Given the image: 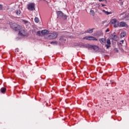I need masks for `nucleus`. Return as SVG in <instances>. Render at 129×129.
<instances>
[{"label":"nucleus","mask_w":129,"mask_h":129,"mask_svg":"<svg viewBox=\"0 0 129 129\" xmlns=\"http://www.w3.org/2000/svg\"><path fill=\"white\" fill-rule=\"evenodd\" d=\"M92 38H93L92 36H86L84 37L83 39L84 40H88L89 41H91L92 40Z\"/></svg>","instance_id":"obj_13"},{"label":"nucleus","mask_w":129,"mask_h":129,"mask_svg":"<svg viewBox=\"0 0 129 129\" xmlns=\"http://www.w3.org/2000/svg\"><path fill=\"white\" fill-rule=\"evenodd\" d=\"M28 9L30 11H34L35 10V5L34 4H30L28 5Z\"/></svg>","instance_id":"obj_10"},{"label":"nucleus","mask_w":129,"mask_h":129,"mask_svg":"<svg viewBox=\"0 0 129 129\" xmlns=\"http://www.w3.org/2000/svg\"><path fill=\"white\" fill-rule=\"evenodd\" d=\"M120 28H128V25L126 24V23L121 21L120 22L119 26Z\"/></svg>","instance_id":"obj_9"},{"label":"nucleus","mask_w":129,"mask_h":129,"mask_svg":"<svg viewBox=\"0 0 129 129\" xmlns=\"http://www.w3.org/2000/svg\"><path fill=\"white\" fill-rule=\"evenodd\" d=\"M122 42H123V40H122Z\"/></svg>","instance_id":"obj_32"},{"label":"nucleus","mask_w":129,"mask_h":129,"mask_svg":"<svg viewBox=\"0 0 129 129\" xmlns=\"http://www.w3.org/2000/svg\"><path fill=\"white\" fill-rule=\"evenodd\" d=\"M23 22L25 25H29V22L27 20H23Z\"/></svg>","instance_id":"obj_22"},{"label":"nucleus","mask_w":129,"mask_h":129,"mask_svg":"<svg viewBox=\"0 0 129 129\" xmlns=\"http://www.w3.org/2000/svg\"><path fill=\"white\" fill-rule=\"evenodd\" d=\"M122 42H123V40H122Z\"/></svg>","instance_id":"obj_31"},{"label":"nucleus","mask_w":129,"mask_h":129,"mask_svg":"<svg viewBox=\"0 0 129 129\" xmlns=\"http://www.w3.org/2000/svg\"><path fill=\"white\" fill-rule=\"evenodd\" d=\"M56 13L58 19H62L63 20H67V15H64V13H63L62 11H57Z\"/></svg>","instance_id":"obj_2"},{"label":"nucleus","mask_w":129,"mask_h":129,"mask_svg":"<svg viewBox=\"0 0 129 129\" xmlns=\"http://www.w3.org/2000/svg\"><path fill=\"white\" fill-rule=\"evenodd\" d=\"M126 35V33L122 32V33H120V36L121 38H123V37H125Z\"/></svg>","instance_id":"obj_17"},{"label":"nucleus","mask_w":129,"mask_h":129,"mask_svg":"<svg viewBox=\"0 0 129 129\" xmlns=\"http://www.w3.org/2000/svg\"><path fill=\"white\" fill-rule=\"evenodd\" d=\"M41 33L42 35H44V38H45V39H47V37H48L47 35H49V31L47 30H43L41 31Z\"/></svg>","instance_id":"obj_7"},{"label":"nucleus","mask_w":129,"mask_h":129,"mask_svg":"<svg viewBox=\"0 0 129 129\" xmlns=\"http://www.w3.org/2000/svg\"><path fill=\"white\" fill-rule=\"evenodd\" d=\"M92 40V41H97V39L93 36Z\"/></svg>","instance_id":"obj_25"},{"label":"nucleus","mask_w":129,"mask_h":129,"mask_svg":"<svg viewBox=\"0 0 129 129\" xmlns=\"http://www.w3.org/2000/svg\"><path fill=\"white\" fill-rule=\"evenodd\" d=\"M6 90H7V89H6L5 88H2L1 89V92H2V93H5Z\"/></svg>","instance_id":"obj_18"},{"label":"nucleus","mask_w":129,"mask_h":129,"mask_svg":"<svg viewBox=\"0 0 129 129\" xmlns=\"http://www.w3.org/2000/svg\"><path fill=\"white\" fill-rule=\"evenodd\" d=\"M58 37V34L56 32L49 33L47 36V39L48 40H53L56 39Z\"/></svg>","instance_id":"obj_3"},{"label":"nucleus","mask_w":129,"mask_h":129,"mask_svg":"<svg viewBox=\"0 0 129 129\" xmlns=\"http://www.w3.org/2000/svg\"><path fill=\"white\" fill-rule=\"evenodd\" d=\"M93 30H94V28L89 29L87 31H85V33H88L89 34H92V33H93Z\"/></svg>","instance_id":"obj_14"},{"label":"nucleus","mask_w":129,"mask_h":129,"mask_svg":"<svg viewBox=\"0 0 129 129\" xmlns=\"http://www.w3.org/2000/svg\"><path fill=\"white\" fill-rule=\"evenodd\" d=\"M91 48H92V49H94L95 52H98V51H99V47H98V46L91 45Z\"/></svg>","instance_id":"obj_11"},{"label":"nucleus","mask_w":129,"mask_h":129,"mask_svg":"<svg viewBox=\"0 0 129 129\" xmlns=\"http://www.w3.org/2000/svg\"><path fill=\"white\" fill-rule=\"evenodd\" d=\"M115 52H118V50L117 49V48H115Z\"/></svg>","instance_id":"obj_30"},{"label":"nucleus","mask_w":129,"mask_h":129,"mask_svg":"<svg viewBox=\"0 0 129 129\" xmlns=\"http://www.w3.org/2000/svg\"><path fill=\"white\" fill-rule=\"evenodd\" d=\"M34 21L35 23H39V22H40V20H39V18H38V17H35V18L34 19Z\"/></svg>","instance_id":"obj_21"},{"label":"nucleus","mask_w":129,"mask_h":129,"mask_svg":"<svg viewBox=\"0 0 129 129\" xmlns=\"http://www.w3.org/2000/svg\"><path fill=\"white\" fill-rule=\"evenodd\" d=\"M105 32H106V33H107V32H109V29H107L105 30Z\"/></svg>","instance_id":"obj_29"},{"label":"nucleus","mask_w":129,"mask_h":129,"mask_svg":"<svg viewBox=\"0 0 129 129\" xmlns=\"http://www.w3.org/2000/svg\"><path fill=\"white\" fill-rule=\"evenodd\" d=\"M90 14L92 16H94V15H95V13H94V11H93V10H91L90 12Z\"/></svg>","instance_id":"obj_20"},{"label":"nucleus","mask_w":129,"mask_h":129,"mask_svg":"<svg viewBox=\"0 0 129 129\" xmlns=\"http://www.w3.org/2000/svg\"><path fill=\"white\" fill-rule=\"evenodd\" d=\"M19 34L20 36H26V31H25L24 29L19 30Z\"/></svg>","instance_id":"obj_12"},{"label":"nucleus","mask_w":129,"mask_h":129,"mask_svg":"<svg viewBox=\"0 0 129 129\" xmlns=\"http://www.w3.org/2000/svg\"><path fill=\"white\" fill-rule=\"evenodd\" d=\"M101 6L102 7H105L106 6V4H101Z\"/></svg>","instance_id":"obj_27"},{"label":"nucleus","mask_w":129,"mask_h":129,"mask_svg":"<svg viewBox=\"0 0 129 129\" xmlns=\"http://www.w3.org/2000/svg\"><path fill=\"white\" fill-rule=\"evenodd\" d=\"M41 31H38L37 32L36 35L37 36H38L39 37H40V36H41Z\"/></svg>","instance_id":"obj_23"},{"label":"nucleus","mask_w":129,"mask_h":129,"mask_svg":"<svg viewBox=\"0 0 129 129\" xmlns=\"http://www.w3.org/2000/svg\"><path fill=\"white\" fill-rule=\"evenodd\" d=\"M110 83L111 84H113V83H114V81H113V80L110 81Z\"/></svg>","instance_id":"obj_26"},{"label":"nucleus","mask_w":129,"mask_h":129,"mask_svg":"<svg viewBox=\"0 0 129 129\" xmlns=\"http://www.w3.org/2000/svg\"><path fill=\"white\" fill-rule=\"evenodd\" d=\"M11 28L14 30V31H19L20 29V25L17 23H13L11 26Z\"/></svg>","instance_id":"obj_5"},{"label":"nucleus","mask_w":129,"mask_h":129,"mask_svg":"<svg viewBox=\"0 0 129 129\" xmlns=\"http://www.w3.org/2000/svg\"><path fill=\"white\" fill-rule=\"evenodd\" d=\"M103 13H104L105 15H111V12H108V11H106L105 10H102Z\"/></svg>","instance_id":"obj_16"},{"label":"nucleus","mask_w":129,"mask_h":129,"mask_svg":"<svg viewBox=\"0 0 129 129\" xmlns=\"http://www.w3.org/2000/svg\"><path fill=\"white\" fill-rule=\"evenodd\" d=\"M110 25H114V28H117V27H119V21H117L116 19H112L110 21Z\"/></svg>","instance_id":"obj_4"},{"label":"nucleus","mask_w":129,"mask_h":129,"mask_svg":"<svg viewBox=\"0 0 129 129\" xmlns=\"http://www.w3.org/2000/svg\"><path fill=\"white\" fill-rule=\"evenodd\" d=\"M99 41L102 45H105V43H107L105 45V47L106 49H109V48H110V45H111V42L109 38H108L106 40L105 39V38H100L99 39Z\"/></svg>","instance_id":"obj_1"},{"label":"nucleus","mask_w":129,"mask_h":129,"mask_svg":"<svg viewBox=\"0 0 129 129\" xmlns=\"http://www.w3.org/2000/svg\"><path fill=\"white\" fill-rule=\"evenodd\" d=\"M59 40V45H64V44H65V42H66V37L61 36L60 37Z\"/></svg>","instance_id":"obj_6"},{"label":"nucleus","mask_w":129,"mask_h":129,"mask_svg":"<svg viewBox=\"0 0 129 129\" xmlns=\"http://www.w3.org/2000/svg\"><path fill=\"white\" fill-rule=\"evenodd\" d=\"M21 11L20 10H17V12H16V15H17V16H21Z\"/></svg>","instance_id":"obj_19"},{"label":"nucleus","mask_w":129,"mask_h":129,"mask_svg":"<svg viewBox=\"0 0 129 129\" xmlns=\"http://www.w3.org/2000/svg\"><path fill=\"white\" fill-rule=\"evenodd\" d=\"M115 32H114L112 34H111L110 37L112 40H113V41H118V37L117 35H115Z\"/></svg>","instance_id":"obj_8"},{"label":"nucleus","mask_w":129,"mask_h":129,"mask_svg":"<svg viewBox=\"0 0 129 129\" xmlns=\"http://www.w3.org/2000/svg\"><path fill=\"white\" fill-rule=\"evenodd\" d=\"M0 10H3V5L0 4Z\"/></svg>","instance_id":"obj_28"},{"label":"nucleus","mask_w":129,"mask_h":129,"mask_svg":"<svg viewBox=\"0 0 129 129\" xmlns=\"http://www.w3.org/2000/svg\"><path fill=\"white\" fill-rule=\"evenodd\" d=\"M99 2H104V4H107V1L106 0H99Z\"/></svg>","instance_id":"obj_24"},{"label":"nucleus","mask_w":129,"mask_h":129,"mask_svg":"<svg viewBox=\"0 0 129 129\" xmlns=\"http://www.w3.org/2000/svg\"><path fill=\"white\" fill-rule=\"evenodd\" d=\"M50 44L51 45H59V42L57 41H52V42H50Z\"/></svg>","instance_id":"obj_15"}]
</instances>
